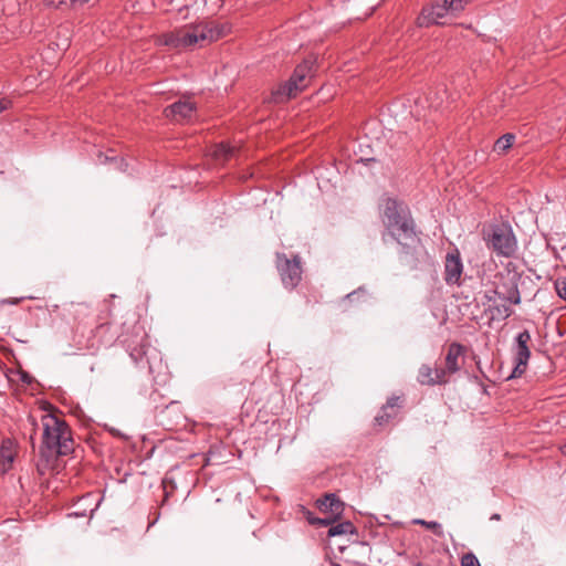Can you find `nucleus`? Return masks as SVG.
Wrapping results in <instances>:
<instances>
[{"label": "nucleus", "instance_id": "2", "mask_svg": "<svg viewBox=\"0 0 566 566\" xmlns=\"http://www.w3.org/2000/svg\"><path fill=\"white\" fill-rule=\"evenodd\" d=\"M231 30L230 24L216 21L200 22L164 33L159 42L174 49H185L195 44L205 45L226 36Z\"/></svg>", "mask_w": 566, "mask_h": 566}, {"label": "nucleus", "instance_id": "31", "mask_svg": "<svg viewBox=\"0 0 566 566\" xmlns=\"http://www.w3.org/2000/svg\"><path fill=\"white\" fill-rule=\"evenodd\" d=\"M560 451L566 455V443L560 447Z\"/></svg>", "mask_w": 566, "mask_h": 566}, {"label": "nucleus", "instance_id": "6", "mask_svg": "<svg viewBox=\"0 0 566 566\" xmlns=\"http://www.w3.org/2000/svg\"><path fill=\"white\" fill-rule=\"evenodd\" d=\"M313 61L307 59L300 63L289 81L281 84L273 92V99L276 103H283L294 96L301 91H303L310 83V78L312 76L313 70Z\"/></svg>", "mask_w": 566, "mask_h": 566}, {"label": "nucleus", "instance_id": "5", "mask_svg": "<svg viewBox=\"0 0 566 566\" xmlns=\"http://www.w3.org/2000/svg\"><path fill=\"white\" fill-rule=\"evenodd\" d=\"M486 247L499 256L511 258L517 250V240L507 223L492 224L483 230Z\"/></svg>", "mask_w": 566, "mask_h": 566}, {"label": "nucleus", "instance_id": "22", "mask_svg": "<svg viewBox=\"0 0 566 566\" xmlns=\"http://www.w3.org/2000/svg\"><path fill=\"white\" fill-rule=\"evenodd\" d=\"M413 524L416 525H421V526H424L426 528L432 531V533L438 536V537H443L444 536V532H443V528H442V525L436 521H426V520H422V518H415L412 521Z\"/></svg>", "mask_w": 566, "mask_h": 566}, {"label": "nucleus", "instance_id": "17", "mask_svg": "<svg viewBox=\"0 0 566 566\" xmlns=\"http://www.w3.org/2000/svg\"><path fill=\"white\" fill-rule=\"evenodd\" d=\"M317 507L322 512L331 513L337 517L343 513L344 503L334 493H328L323 499L317 500Z\"/></svg>", "mask_w": 566, "mask_h": 566}, {"label": "nucleus", "instance_id": "20", "mask_svg": "<svg viewBox=\"0 0 566 566\" xmlns=\"http://www.w3.org/2000/svg\"><path fill=\"white\" fill-rule=\"evenodd\" d=\"M91 0H44V4L54 9L78 8Z\"/></svg>", "mask_w": 566, "mask_h": 566}, {"label": "nucleus", "instance_id": "12", "mask_svg": "<svg viewBox=\"0 0 566 566\" xmlns=\"http://www.w3.org/2000/svg\"><path fill=\"white\" fill-rule=\"evenodd\" d=\"M518 279L520 277L516 274L509 276L493 291V293L503 301L518 305L521 303V294L517 284Z\"/></svg>", "mask_w": 566, "mask_h": 566}, {"label": "nucleus", "instance_id": "24", "mask_svg": "<svg viewBox=\"0 0 566 566\" xmlns=\"http://www.w3.org/2000/svg\"><path fill=\"white\" fill-rule=\"evenodd\" d=\"M461 566H481L473 553H467L461 558Z\"/></svg>", "mask_w": 566, "mask_h": 566}, {"label": "nucleus", "instance_id": "16", "mask_svg": "<svg viewBox=\"0 0 566 566\" xmlns=\"http://www.w3.org/2000/svg\"><path fill=\"white\" fill-rule=\"evenodd\" d=\"M15 447L11 439H4L0 446V474L7 473L15 459Z\"/></svg>", "mask_w": 566, "mask_h": 566}, {"label": "nucleus", "instance_id": "30", "mask_svg": "<svg viewBox=\"0 0 566 566\" xmlns=\"http://www.w3.org/2000/svg\"><path fill=\"white\" fill-rule=\"evenodd\" d=\"M22 381H24V382H28V384H29V382H30V377H29L28 375H23V376H22Z\"/></svg>", "mask_w": 566, "mask_h": 566}, {"label": "nucleus", "instance_id": "18", "mask_svg": "<svg viewBox=\"0 0 566 566\" xmlns=\"http://www.w3.org/2000/svg\"><path fill=\"white\" fill-rule=\"evenodd\" d=\"M235 154V148L227 143L214 145L211 155L218 163H223L232 158Z\"/></svg>", "mask_w": 566, "mask_h": 566}, {"label": "nucleus", "instance_id": "11", "mask_svg": "<svg viewBox=\"0 0 566 566\" xmlns=\"http://www.w3.org/2000/svg\"><path fill=\"white\" fill-rule=\"evenodd\" d=\"M196 109H197V106L193 102H191L189 99H185V101L175 102L174 104L167 106L165 108L164 113H165L166 117H168L175 122L181 123V122L190 120L192 118V116L195 115Z\"/></svg>", "mask_w": 566, "mask_h": 566}, {"label": "nucleus", "instance_id": "7", "mask_svg": "<svg viewBox=\"0 0 566 566\" xmlns=\"http://www.w3.org/2000/svg\"><path fill=\"white\" fill-rule=\"evenodd\" d=\"M531 342H532V336L527 329L520 332L514 337V340L512 344L514 368H513L512 374L509 376V379L518 378L526 371L528 360L531 358V348H530Z\"/></svg>", "mask_w": 566, "mask_h": 566}, {"label": "nucleus", "instance_id": "8", "mask_svg": "<svg viewBox=\"0 0 566 566\" xmlns=\"http://www.w3.org/2000/svg\"><path fill=\"white\" fill-rule=\"evenodd\" d=\"M276 268L286 289L292 290L300 283L302 269L298 255L290 260L284 253H276Z\"/></svg>", "mask_w": 566, "mask_h": 566}, {"label": "nucleus", "instance_id": "15", "mask_svg": "<svg viewBox=\"0 0 566 566\" xmlns=\"http://www.w3.org/2000/svg\"><path fill=\"white\" fill-rule=\"evenodd\" d=\"M401 408V400L398 396H392L387 400V403L381 408L380 412L375 417V422L378 426H384L398 415Z\"/></svg>", "mask_w": 566, "mask_h": 566}, {"label": "nucleus", "instance_id": "27", "mask_svg": "<svg viewBox=\"0 0 566 566\" xmlns=\"http://www.w3.org/2000/svg\"><path fill=\"white\" fill-rule=\"evenodd\" d=\"M555 289H556L557 295L562 300L566 301V279L562 280V281H557L555 283Z\"/></svg>", "mask_w": 566, "mask_h": 566}, {"label": "nucleus", "instance_id": "13", "mask_svg": "<svg viewBox=\"0 0 566 566\" xmlns=\"http://www.w3.org/2000/svg\"><path fill=\"white\" fill-rule=\"evenodd\" d=\"M417 380L420 385L431 387L448 382V378L442 368H433L427 364L420 366Z\"/></svg>", "mask_w": 566, "mask_h": 566}, {"label": "nucleus", "instance_id": "4", "mask_svg": "<svg viewBox=\"0 0 566 566\" xmlns=\"http://www.w3.org/2000/svg\"><path fill=\"white\" fill-rule=\"evenodd\" d=\"M471 0H432L424 6L417 17V25L428 28L431 25H444L451 23Z\"/></svg>", "mask_w": 566, "mask_h": 566}, {"label": "nucleus", "instance_id": "33", "mask_svg": "<svg viewBox=\"0 0 566 566\" xmlns=\"http://www.w3.org/2000/svg\"><path fill=\"white\" fill-rule=\"evenodd\" d=\"M355 293H356V292L349 293V294L347 295V297H348V298H349V297H352Z\"/></svg>", "mask_w": 566, "mask_h": 566}, {"label": "nucleus", "instance_id": "10", "mask_svg": "<svg viewBox=\"0 0 566 566\" xmlns=\"http://www.w3.org/2000/svg\"><path fill=\"white\" fill-rule=\"evenodd\" d=\"M463 263L458 249L448 252L444 260V281L448 285H460Z\"/></svg>", "mask_w": 566, "mask_h": 566}, {"label": "nucleus", "instance_id": "19", "mask_svg": "<svg viewBox=\"0 0 566 566\" xmlns=\"http://www.w3.org/2000/svg\"><path fill=\"white\" fill-rule=\"evenodd\" d=\"M356 527L354 524L349 521H344L337 524H333L327 532V535L331 537L338 536V535H347V534H355Z\"/></svg>", "mask_w": 566, "mask_h": 566}, {"label": "nucleus", "instance_id": "1", "mask_svg": "<svg viewBox=\"0 0 566 566\" xmlns=\"http://www.w3.org/2000/svg\"><path fill=\"white\" fill-rule=\"evenodd\" d=\"M380 219L385 227L382 241L385 242L386 235H389L401 247L402 254L413 255L421 240L408 206L391 197L384 198L380 205Z\"/></svg>", "mask_w": 566, "mask_h": 566}, {"label": "nucleus", "instance_id": "9", "mask_svg": "<svg viewBox=\"0 0 566 566\" xmlns=\"http://www.w3.org/2000/svg\"><path fill=\"white\" fill-rule=\"evenodd\" d=\"M129 356L136 365L142 364L144 359H146L149 374L160 371V369L164 367L159 353L155 348H151L145 344H142L138 348L136 347L132 349Z\"/></svg>", "mask_w": 566, "mask_h": 566}, {"label": "nucleus", "instance_id": "25", "mask_svg": "<svg viewBox=\"0 0 566 566\" xmlns=\"http://www.w3.org/2000/svg\"><path fill=\"white\" fill-rule=\"evenodd\" d=\"M494 311L502 318H507L513 314V310L507 305H499L494 307Z\"/></svg>", "mask_w": 566, "mask_h": 566}, {"label": "nucleus", "instance_id": "29", "mask_svg": "<svg viewBox=\"0 0 566 566\" xmlns=\"http://www.w3.org/2000/svg\"><path fill=\"white\" fill-rule=\"evenodd\" d=\"M11 106V101L8 98H0V113Z\"/></svg>", "mask_w": 566, "mask_h": 566}, {"label": "nucleus", "instance_id": "23", "mask_svg": "<svg viewBox=\"0 0 566 566\" xmlns=\"http://www.w3.org/2000/svg\"><path fill=\"white\" fill-rule=\"evenodd\" d=\"M99 158V161L102 164H106V163H111L114 165V167L120 171H126L127 170V167H128V164L125 161L124 158H116V157H108V156H104L102 154H99L98 156Z\"/></svg>", "mask_w": 566, "mask_h": 566}, {"label": "nucleus", "instance_id": "32", "mask_svg": "<svg viewBox=\"0 0 566 566\" xmlns=\"http://www.w3.org/2000/svg\"><path fill=\"white\" fill-rule=\"evenodd\" d=\"M492 520H500V514H494V515L492 516Z\"/></svg>", "mask_w": 566, "mask_h": 566}, {"label": "nucleus", "instance_id": "21", "mask_svg": "<svg viewBox=\"0 0 566 566\" xmlns=\"http://www.w3.org/2000/svg\"><path fill=\"white\" fill-rule=\"evenodd\" d=\"M514 140H515L514 134H511V133L504 134L494 143L493 150L497 154H503L513 145Z\"/></svg>", "mask_w": 566, "mask_h": 566}, {"label": "nucleus", "instance_id": "3", "mask_svg": "<svg viewBox=\"0 0 566 566\" xmlns=\"http://www.w3.org/2000/svg\"><path fill=\"white\" fill-rule=\"evenodd\" d=\"M41 424L43 429L41 454L43 457L67 455L73 451L72 432L63 418L45 413L41 418Z\"/></svg>", "mask_w": 566, "mask_h": 566}, {"label": "nucleus", "instance_id": "14", "mask_svg": "<svg viewBox=\"0 0 566 566\" xmlns=\"http://www.w3.org/2000/svg\"><path fill=\"white\" fill-rule=\"evenodd\" d=\"M464 354V346L459 343H452L449 345L448 353L446 356V367L442 368L446 373V377L453 375L461 368V357Z\"/></svg>", "mask_w": 566, "mask_h": 566}, {"label": "nucleus", "instance_id": "26", "mask_svg": "<svg viewBox=\"0 0 566 566\" xmlns=\"http://www.w3.org/2000/svg\"><path fill=\"white\" fill-rule=\"evenodd\" d=\"M310 523L318 526H332L334 523L333 517H316V518H310Z\"/></svg>", "mask_w": 566, "mask_h": 566}, {"label": "nucleus", "instance_id": "28", "mask_svg": "<svg viewBox=\"0 0 566 566\" xmlns=\"http://www.w3.org/2000/svg\"><path fill=\"white\" fill-rule=\"evenodd\" d=\"M25 298L34 300L33 296H28V297H10V298L1 300V304L17 305V304H19L21 301H23Z\"/></svg>", "mask_w": 566, "mask_h": 566}]
</instances>
